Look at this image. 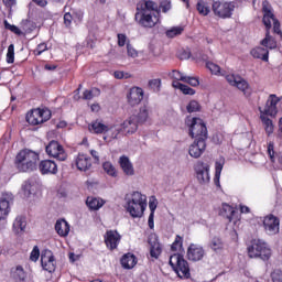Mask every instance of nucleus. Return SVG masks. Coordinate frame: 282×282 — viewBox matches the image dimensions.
<instances>
[{"label":"nucleus","mask_w":282,"mask_h":282,"mask_svg":"<svg viewBox=\"0 0 282 282\" xmlns=\"http://www.w3.org/2000/svg\"><path fill=\"white\" fill-rule=\"evenodd\" d=\"M75 164L78 169V171H82L84 173H87L91 169V156L85 154V153H79L77 158L75 159Z\"/></svg>","instance_id":"aec40b11"},{"label":"nucleus","mask_w":282,"mask_h":282,"mask_svg":"<svg viewBox=\"0 0 282 282\" xmlns=\"http://www.w3.org/2000/svg\"><path fill=\"white\" fill-rule=\"evenodd\" d=\"M169 263L180 279H191V267L188 265V261L184 259L183 254H172Z\"/></svg>","instance_id":"0eeeda50"},{"label":"nucleus","mask_w":282,"mask_h":282,"mask_svg":"<svg viewBox=\"0 0 282 282\" xmlns=\"http://www.w3.org/2000/svg\"><path fill=\"white\" fill-rule=\"evenodd\" d=\"M22 193L24 197H30V195L34 193V185L32 184V181H24L22 184Z\"/></svg>","instance_id":"4c0bfd02"},{"label":"nucleus","mask_w":282,"mask_h":282,"mask_svg":"<svg viewBox=\"0 0 282 282\" xmlns=\"http://www.w3.org/2000/svg\"><path fill=\"white\" fill-rule=\"evenodd\" d=\"M278 138H280V140H282V117L279 120Z\"/></svg>","instance_id":"774afa93"},{"label":"nucleus","mask_w":282,"mask_h":282,"mask_svg":"<svg viewBox=\"0 0 282 282\" xmlns=\"http://www.w3.org/2000/svg\"><path fill=\"white\" fill-rule=\"evenodd\" d=\"M149 208H150V214L155 215V210L158 208V202L155 200L154 196H152L149 202Z\"/></svg>","instance_id":"4d7b16f0"},{"label":"nucleus","mask_w":282,"mask_h":282,"mask_svg":"<svg viewBox=\"0 0 282 282\" xmlns=\"http://www.w3.org/2000/svg\"><path fill=\"white\" fill-rule=\"evenodd\" d=\"M52 118V113L50 110L45 109H34L26 113V122L36 127V124H43V122H47Z\"/></svg>","instance_id":"9b49d317"},{"label":"nucleus","mask_w":282,"mask_h":282,"mask_svg":"<svg viewBox=\"0 0 282 282\" xmlns=\"http://www.w3.org/2000/svg\"><path fill=\"white\" fill-rule=\"evenodd\" d=\"M118 45L119 47H124V45H127V35L119 33L118 35Z\"/></svg>","instance_id":"bf43d9fd"},{"label":"nucleus","mask_w":282,"mask_h":282,"mask_svg":"<svg viewBox=\"0 0 282 282\" xmlns=\"http://www.w3.org/2000/svg\"><path fill=\"white\" fill-rule=\"evenodd\" d=\"M194 171L199 184H208V182H210V165H208V163L198 161Z\"/></svg>","instance_id":"ddd939ff"},{"label":"nucleus","mask_w":282,"mask_h":282,"mask_svg":"<svg viewBox=\"0 0 282 282\" xmlns=\"http://www.w3.org/2000/svg\"><path fill=\"white\" fill-rule=\"evenodd\" d=\"M128 104L131 107H137L144 99V90L141 87H132L127 95Z\"/></svg>","instance_id":"f3484780"},{"label":"nucleus","mask_w":282,"mask_h":282,"mask_svg":"<svg viewBox=\"0 0 282 282\" xmlns=\"http://www.w3.org/2000/svg\"><path fill=\"white\" fill-rule=\"evenodd\" d=\"M206 67L208 70L212 72V74H219V72H221V67H219V65H217L213 62H207Z\"/></svg>","instance_id":"8fccbe9b"},{"label":"nucleus","mask_w":282,"mask_h":282,"mask_svg":"<svg viewBox=\"0 0 282 282\" xmlns=\"http://www.w3.org/2000/svg\"><path fill=\"white\" fill-rule=\"evenodd\" d=\"M221 171H224V163L217 161L215 163V175L218 177V175H221Z\"/></svg>","instance_id":"680f3d73"},{"label":"nucleus","mask_w":282,"mask_h":282,"mask_svg":"<svg viewBox=\"0 0 282 282\" xmlns=\"http://www.w3.org/2000/svg\"><path fill=\"white\" fill-rule=\"evenodd\" d=\"M154 219H155V214H150L148 218V226L150 230H153V228H155Z\"/></svg>","instance_id":"e2e57ef3"},{"label":"nucleus","mask_w":282,"mask_h":282,"mask_svg":"<svg viewBox=\"0 0 282 282\" xmlns=\"http://www.w3.org/2000/svg\"><path fill=\"white\" fill-rule=\"evenodd\" d=\"M272 282H282V271L281 270H274L271 273Z\"/></svg>","instance_id":"6e6d98bb"},{"label":"nucleus","mask_w":282,"mask_h":282,"mask_svg":"<svg viewBox=\"0 0 282 282\" xmlns=\"http://www.w3.org/2000/svg\"><path fill=\"white\" fill-rule=\"evenodd\" d=\"M10 215V200L6 197L0 198V221L6 219Z\"/></svg>","instance_id":"473e14b6"},{"label":"nucleus","mask_w":282,"mask_h":282,"mask_svg":"<svg viewBox=\"0 0 282 282\" xmlns=\"http://www.w3.org/2000/svg\"><path fill=\"white\" fill-rule=\"evenodd\" d=\"M238 212L232 206L224 203L220 210V217L228 219L229 223L237 221Z\"/></svg>","instance_id":"5701e85b"},{"label":"nucleus","mask_w":282,"mask_h":282,"mask_svg":"<svg viewBox=\"0 0 282 282\" xmlns=\"http://www.w3.org/2000/svg\"><path fill=\"white\" fill-rule=\"evenodd\" d=\"M41 265L43 270L50 272V274H52V272H56V260L54 259V253L52 250L45 249L42 251Z\"/></svg>","instance_id":"4468645a"},{"label":"nucleus","mask_w":282,"mask_h":282,"mask_svg":"<svg viewBox=\"0 0 282 282\" xmlns=\"http://www.w3.org/2000/svg\"><path fill=\"white\" fill-rule=\"evenodd\" d=\"M127 52H128V56H130L131 58H137L138 51L133 48V46L129 43L127 44Z\"/></svg>","instance_id":"13d9d810"},{"label":"nucleus","mask_w":282,"mask_h":282,"mask_svg":"<svg viewBox=\"0 0 282 282\" xmlns=\"http://www.w3.org/2000/svg\"><path fill=\"white\" fill-rule=\"evenodd\" d=\"M186 124L189 127V137L194 139V142L189 145L188 153L191 158L198 160V158H202L206 151L208 128H206L204 120L197 117L192 118V120H187Z\"/></svg>","instance_id":"f257e3e1"},{"label":"nucleus","mask_w":282,"mask_h":282,"mask_svg":"<svg viewBox=\"0 0 282 282\" xmlns=\"http://www.w3.org/2000/svg\"><path fill=\"white\" fill-rule=\"evenodd\" d=\"M4 29L10 30V32H13V34H18V36H21V34H23L20 28L14 24H10L8 20H4Z\"/></svg>","instance_id":"49530a36"},{"label":"nucleus","mask_w":282,"mask_h":282,"mask_svg":"<svg viewBox=\"0 0 282 282\" xmlns=\"http://www.w3.org/2000/svg\"><path fill=\"white\" fill-rule=\"evenodd\" d=\"M37 162L39 153L30 149H23L17 153L13 164L19 173H32V171H36Z\"/></svg>","instance_id":"20e7f679"},{"label":"nucleus","mask_w":282,"mask_h":282,"mask_svg":"<svg viewBox=\"0 0 282 282\" xmlns=\"http://www.w3.org/2000/svg\"><path fill=\"white\" fill-rule=\"evenodd\" d=\"M10 276L11 279H13V281L24 282L28 279V273L25 272V269H23V267L19 264L11 268Z\"/></svg>","instance_id":"b1692460"},{"label":"nucleus","mask_w":282,"mask_h":282,"mask_svg":"<svg viewBox=\"0 0 282 282\" xmlns=\"http://www.w3.org/2000/svg\"><path fill=\"white\" fill-rule=\"evenodd\" d=\"M261 45L267 50H276V40L270 35V31L265 32V37L261 41Z\"/></svg>","instance_id":"f704fd0d"},{"label":"nucleus","mask_w":282,"mask_h":282,"mask_svg":"<svg viewBox=\"0 0 282 282\" xmlns=\"http://www.w3.org/2000/svg\"><path fill=\"white\" fill-rule=\"evenodd\" d=\"M88 130L90 131V133L96 134L107 133V131H109V126L96 120L88 126Z\"/></svg>","instance_id":"bb28decb"},{"label":"nucleus","mask_w":282,"mask_h":282,"mask_svg":"<svg viewBox=\"0 0 282 282\" xmlns=\"http://www.w3.org/2000/svg\"><path fill=\"white\" fill-rule=\"evenodd\" d=\"M188 113H195L202 110V105L197 100H191L186 107Z\"/></svg>","instance_id":"79ce46f5"},{"label":"nucleus","mask_w":282,"mask_h":282,"mask_svg":"<svg viewBox=\"0 0 282 282\" xmlns=\"http://www.w3.org/2000/svg\"><path fill=\"white\" fill-rule=\"evenodd\" d=\"M134 21L141 28H155L160 23V10L153 0H141L137 3Z\"/></svg>","instance_id":"f03ea898"},{"label":"nucleus","mask_w":282,"mask_h":282,"mask_svg":"<svg viewBox=\"0 0 282 282\" xmlns=\"http://www.w3.org/2000/svg\"><path fill=\"white\" fill-rule=\"evenodd\" d=\"M250 54L254 58H259L260 61H263L264 63H268V61L270 58V51H268V48H265V46L264 47L257 46L251 50Z\"/></svg>","instance_id":"a878e982"},{"label":"nucleus","mask_w":282,"mask_h":282,"mask_svg":"<svg viewBox=\"0 0 282 282\" xmlns=\"http://www.w3.org/2000/svg\"><path fill=\"white\" fill-rule=\"evenodd\" d=\"M181 91L184 94V96H195L196 94L195 89L191 88L188 85H183Z\"/></svg>","instance_id":"5fc2aeb1"},{"label":"nucleus","mask_w":282,"mask_h":282,"mask_svg":"<svg viewBox=\"0 0 282 282\" xmlns=\"http://www.w3.org/2000/svg\"><path fill=\"white\" fill-rule=\"evenodd\" d=\"M86 206H88L90 210H100V208L105 206V200L100 198L88 197L86 199Z\"/></svg>","instance_id":"2f4dec72"},{"label":"nucleus","mask_w":282,"mask_h":282,"mask_svg":"<svg viewBox=\"0 0 282 282\" xmlns=\"http://www.w3.org/2000/svg\"><path fill=\"white\" fill-rule=\"evenodd\" d=\"M182 32H184V26H173L165 32V35L167 39H175V36H180Z\"/></svg>","instance_id":"58836bf2"},{"label":"nucleus","mask_w":282,"mask_h":282,"mask_svg":"<svg viewBox=\"0 0 282 282\" xmlns=\"http://www.w3.org/2000/svg\"><path fill=\"white\" fill-rule=\"evenodd\" d=\"M39 171L42 175H56L58 165L52 160H43L39 164Z\"/></svg>","instance_id":"a211bd4d"},{"label":"nucleus","mask_w":282,"mask_h":282,"mask_svg":"<svg viewBox=\"0 0 282 282\" xmlns=\"http://www.w3.org/2000/svg\"><path fill=\"white\" fill-rule=\"evenodd\" d=\"M279 226H281V220L279 217L270 214L263 219V228L267 235L274 236L279 235Z\"/></svg>","instance_id":"2eb2a0df"},{"label":"nucleus","mask_w":282,"mask_h":282,"mask_svg":"<svg viewBox=\"0 0 282 282\" xmlns=\"http://www.w3.org/2000/svg\"><path fill=\"white\" fill-rule=\"evenodd\" d=\"M209 248H210V250L216 252V254L224 252V248H225L224 240L217 236L213 237L209 241Z\"/></svg>","instance_id":"c85d7f7f"},{"label":"nucleus","mask_w":282,"mask_h":282,"mask_svg":"<svg viewBox=\"0 0 282 282\" xmlns=\"http://www.w3.org/2000/svg\"><path fill=\"white\" fill-rule=\"evenodd\" d=\"M247 254L249 259H260V261H270L272 249L270 245L261 238H253L247 246Z\"/></svg>","instance_id":"39448f33"},{"label":"nucleus","mask_w":282,"mask_h":282,"mask_svg":"<svg viewBox=\"0 0 282 282\" xmlns=\"http://www.w3.org/2000/svg\"><path fill=\"white\" fill-rule=\"evenodd\" d=\"M183 246H184V238L177 235L174 242L171 246V250L172 252H177V250H180V248H183Z\"/></svg>","instance_id":"c03bdc74"},{"label":"nucleus","mask_w":282,"mask_h":282,"mask_svg":"<svg viewBox=\"0 0 282 282\" xmlns=\"http://www.w3.org/2000/svg\"><path fill=\"white\" fill-rule=\"evenodd\" d=\"M241 6V0H235L231 2H221L216 1L212 6V10L216 17L219 19H230L232 17V12H235V8H239Z\"/></svg>","instance_id":"6e6552de"},{"label":"nucleus","mask_w":282,"mask_h":282,"mask_svg":"<svg viewBox=\"0 0 282 282\" xmlns=\"http://www.w3.org/2000/svg\"><path fill=\"white\" fill-rule=\"evenodd\" d=\"M94 96H100V89L94 88L91 90H85L83 93L84 100H91V99H94Z\"/></svg>","instance_id":"37998d69"},{"label":"nucleus","mask_w":282,"mask_h":282,"mask_svg":"<svg viewBox=\"0 0 282 282\" xmlns=\"http://www.w3.org/2000/svg\"><path fill=\"white\" fill-rule=\"evenodd\" d=\"M160 9H161L162 12H164V13L169 12V10H171V1H169V0H163V1L160 3V7H158L159 12H160Z\"/></svg>","instance_id":"864d4df0"},{"label":"nucleus","mask_w":282,"mask_h":282,"mask_svg":"<svg viewBox=\"0 0 282 282\" xmlns=\"http://www.w3.org/2000/svg\"><path fill=\"white\" fill-rule=\"evenodd\" d=\"M184 83L191 85V87H199V77L185 75Z\"/></svg>","instance_id":"a18cd8bd"},{"label":"nucleus","mask_w":282,"mask_h":282,"mask_svg":"<svg viewBox=\"0 0 282 282\" xmlns=\"http://www.w3.org/2000/svg\"><path fill=\"white\" fill-rule=\"evenodd\" d=\"M196 8L199 14H203V17H208V14H210V7H208L206 2L202 0L197 2Z\"/></svg>","instance_id":"ea45409f"},{"label":"nucleus","mask_w":282,"mask_h":282,"mask_svg":"<svg viewBox=\"0 0 282 282\" xmlns=\"http://www.w3.org/2000/svg\"><path fill=\"white\" fill-rule=\"evenodd\" d=\"M262 12L264 13L262 18V23L265 25L267 32H270V30L272 29L273 21V32L275 34H279L280 39H282L281 23L274 18V13H272V11L268 9L265 2L262 3Z\"/></svg>","instance_id":"1a4fd4ad"},{"label":"nucleus","mask_w":282,"mask_h":282,"mask_svg":"<svg viewBox=\"0 0 282 282\" xmlns=\"http://www.w3.org/2000/svg\"><path fill=\"white\" fill-rule=\"evenodd\" d=\"M134 116L139 124H144V122L149 120V109L147 108V106H143L140 108L138 115Z\"/></svg>","instance_id":"c9c22d12"},{"label":"nucleus","mask_w":282,"mask_h":282,"mask_svg":"<svg viewBox=\"0 0 282 282\" xmlns=\"http://www.w3.org/2000/svg\"><path fill=\"white\" fill-rule=\"evenodd\" d=\"M150 245V256L152 259H160V254H162V245L155 239L154 241L149 240Z\"/></svg>","instance_id":"c756f323"},{"label":"nucleus","mask_w":282,"mask_h":282,"mask_svg":"<svg viewBox=\"0 0 282 282\" xmlns=\"http://www.w3.org/2000/svg\"><path fill=\"white\" fill-rule=\"evenodd\" d=\"M119 165L123 171L124 175H128L129 177L135 175V169H133V163H131V160H129V156L127 155L120 156Z\"/></svg>","instance_id":"4be33fe9"},{"label":"nucleus","mask_w":282,"mask_h":282,"mask_svg":"<svg viewBox=\"0 0 282 282\" xmlns=\"http://www.w3.org/2000/svg\"><path fill=\"white\" fill-rule=\"evenodd\" d=\"M55 230L59 237H67L69 235V223L65 219H59L55 224Z\"/></svg>","instance_id":"cd10ccee"},{"label":"nucleus","mask_w":282,"mask_h":282,"mask_svg":"<svg viewBox=\"0 0 282 282\" xmlns=\"http://www.w3.org/2000/svg\"><path fill=\"white\" fill-rule=\"evenodd\" d=\"M43 52H47V44L45 43H41L36 46V48L33 51V54L35 56H41V54H43Z\"/></svg>","instance_id":"3c124183"},{"label":"nucleus","mask_w":282,"mask_h":282,"mask_svg":"<svg viewBox=\"0 0 282 282\" xmlns=\"http://www.w3.org/2000/svg\"><path fill=\"white\" fill-rule=\"evenodd\" d=\"M46 154L50 158H55L59 162H65L67 160V153L65 149L58 143V141L52 140L45 148Z\"/></svg>","instance_id":"f8f14e48"},{"label":"nucleus","mask_w":282,"mask_h":282,"mask_svg":"<svg viewBox=\"0 0 282 282\" xmlns=\"http://www.w3.org/2000/svg\"><path fill=\"white\" fill-rule=\"evenodd\" d=\"M280 100L281 99H279L276 95H270L264 109L261 107L258 108V111H260V120L264 126V131L267 135H272L274 133V123L272 122V119L268 118L267 116H270L271 118H276V113H279L276 105H279Z\"/></svg>","instance_id":"7ed1b4c3"},{"label":"nucleus","mask_w":282,"mask_h":282,"mask_svg":"<svg viewBox=\"0 0 282 282\" xmlns=\"http://www.w3.org/2000/svg\"><path fill=\"white\" fill-rule=\"evenodd\" d=\"M3 6H6V8L12 9L14 8V6H17V0H2Z\"/></svg>","instance_id":"69168bd1"},{"label":"nucleus","mask_w":282,"mask_h":282,"mask_svg":"<svg viewBox=\"0 0 282 282\" xmlns=\"http://www.w3.org/2000/svg\"><path fill=\"white\" fill-rule=\"evenodd\" d=\"M172 87H174V89H180V91H181V89L184 87V84L180 83V80H177V79H174L172 82Z\"/></svg>","instance_id":"338daca9"},{"label":"nucleus","mask_w":282,"mask_h":282,"mask_svg":"<svg viewBox=\"0 0 282 282\" xmlns=\"http://www.w3.org/2000/svg\"><path fill=\"white\" fill-rule=\"evenodd\" d=\"M120 263L124 270H132L138 264V258L133 253H126L122 256Z\"/></svg>","instance_id":"393cba45"},{"label":"nucleus","mask_w":282,"mask_h":282,"mask_svg":"<svg viewBox=\"0 0 282 282\" xmlns=\"http://www.w3.org/2000/svg\"><path fill=\"white\" fill-rule=\"evenodd\" d=\"M206 257V251L204 250V247L195 243H191L187 248V259L188 261H202Z\"/></svg>","instance_id":"dca6fc26"},{"label":"nucleus","mask_w":282,"mask_h":282,"mask_svg":"<svg viewBox=\"0 0 282 282\" xmlns=\"http://www.w3.org/2000/svg\"><path fill=\"white\" fill-rule=\"evenodd\" d=\"M102 169L107 175L110 177H118V171L116 170V166H113L112 162L106 161L102 163Z\"/></svg>","instance_id":"e433bc0d"},{"label":"nucleus","mask_w":282,"mask_h":282,"mask_svg":"<svg viewBox=\"0 0 282 282\" xmlns=\"http://www.w3.org/2000/svg\"><path fill=\"white\" fill-rule=\"evenodd\" d=\"M72 21H74V18L72 17L70 13H65L64 14V25L66 28H70L72 26Z\"/></svg>","instance_id":"052dcab7"},{"label":"nucleus","mask_w":282,"mask_h":282,"mask_svg":"<svg viewBox=\"0 0 282 282\" xmlns=\"http://www.w3.org/2000/svg\"><path fill=\"white\" fill-rule=\"evenodd\" d=\"M178 58L181 61H188V58H191V51H183L180 53Z\"/></svg>","instance_id":"0e129e2a"},{"label":"nucleus","mask_w":282,"mask_h":282,"mask_svg":"<svg viewBox=\"0 0 282 282\" xmlns=\"http://www.w3.org/2000/svg\"><path fill=\"white\" fill-rule=\"evenodd\" d=\"M226 80L227 83H229V85H231V87H237L239 91H242L246 98H249V96H252V88L250 87V84L240 75H235V74L227 75Z\"/></svg>","instance_id":"9d476101"},{"label":"nucleus","mask_w":282,"mask_h":282,"mask_svg":"<svg viewBox=\"0 0 282 282\" xmlns=\"http://www.w3.org/2000/svg\"><path fill=\"white\" fill-rule=\"evenodd\" d=\"M268 155L272 163L278 162L282 164V152H274V142L268 144Z\"/></svg>","instance_id":"72a5a7b5"},{"label":"nucleus","mask_w":282,"mask_h":282,"mask_svg":"<svg viewBox=\"0 0 282 282\" xmlns=\"http://www.w3.org/2000/svg\"><path fill=\"white\" fill-rule=\"evenodd\" d=\"M148 87L152 89V91L158 94V91H160V89L162 88V79H150L148 83Z\"/></svg>","instance_id":"a19ab883"},{"label":"nucleus","mask_w":282,"mask_h":282,"mask_svg":"<svg viewBox=\"0 0 282 282\" xmlns=\"http://www.w3.org/2000/svg\"><path fill=\"white\" fill-rule=\"evenodd\" d=\"M170 77L173 78L174 80H181L182 83L186 80V75H184L180 70H172V73L170 74Z\"/></svg>","instance_id":"09e8293b"},{"label":"nucleus","mask_w":282,"mask_h":282,"mask_svg":"<svg viewBox=\"0 0 282 282\" xmlns=\"http://www.w3.org/2000/svg\"><path fill=\"white\" fill-rule=\"evenodd\" d=\"M122 237L116 230H108L105 235V243L109 250H116Z\"/></svg>","instance_id":"6ab92c4d"},{"label":"nucleus","mask_w":282,"mask_h":282,"mask_svg":"<svg viewBox=\"0 0 282 282\" xmlns=\"http://www.w3.org/2000/svg\"><path fill=\"white\" fill-rule=\"evenodd\" d=\"M26 226L28 221L25 220V217L18 216L13 221V231L15 232V235H20V232H23L25 230Z\"/></svg>","instance_id":"7c9ffc66"},{"label":"nucleus","mask_w":282,"mask_h":282,"mask_svg":"<svg viewBox=\"0 0 282 282\" xmlns=\"http://www.w3.org/2000/svg\"><path fill=\"white\" fill-rule=\"evenodd\" d=\"M126 199V210L133 219L144 215V210H147V195H142L140 192H133L130 197L127 195Z\"/></svg>","instance_id":"423d86ee"},{"label":"nucleus","mask_w":282,"mask_h":282,"mask_svg":"<svg viewBox=\"0 0 282 282\" xmlns=\"http://www.w3.org/2000/svg\"><path fill=\"white\" fill-rule=\"evenodd\" d=\"M138 119L135 115H132L129 119H126L123 123L121 124L122 130L128 135H132V133H135L138 131Z\"/></svg>","instance_id":"412c9836"},{"label":"nucleus","mask_w":282,"mask_h":282,"mask_svg":"<svg viewBox=\"0 0 282 282\" xmlns=\"http://www.w3.org/2000/svg\"><path fill=\"white\" fill-rule=\"evenodd\" d=\"M7 63H14V44H10L7 52Z\"/></svg>","instance_id":"de8ad7c7"},{"label":"nucleus","mask_w":282,"mask_h":282,"mask_svg":"<svg viewBox=\"0 0 282 282\" xmlns=\"http://www.w3.org/2000/svg\"><path fill=\"white\" fill-rule=\"evenodd\" d=\"M39 257H41V250L39 249V246H34L33 250L31 251L30 259L36 262L39 261Z\"/></svg>","instance_id":"603ef678"}]
</instances>
